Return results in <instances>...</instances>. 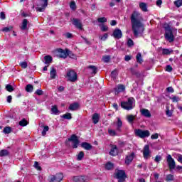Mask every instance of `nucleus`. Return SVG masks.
I'll return each instance as SVG.
<instances>
[{"label":"nucleus","mask_w":182,"mask_h":182,"mask_svg":"<svg viewBox=\"0 0 182 182\" xmlns=\"http://www.w3.org/2000/svg\"><path fill=\"white\" fill-rule=\"evenodd\" d=\"M132 26L134 36H136V38L139 36V33H142L143 31H144V27L141 23H132Z\"/></svg>","instance_id":"nucleus-1"},{"label":"nucleus","mask_w":182,"mask_h":182,"mask_svg":"<svg viewBox=\"0 0 182 182\" xmlns=\"http://www.w3.org/2000/svg\"><path fill=\"white\" fill-rule=\"evenodd\" d=\"M143 21V16L139 13V11H134L131 16L132 23H141Z\"/></svg>","instance_id":"nucleus-2"},{"label":"nucleus","mask_w":182,"mask_h":182,"mask_svg":"<svg viewBox=\"0 0 182 182\" xmlns=\"http://www.w3.org/2000/svg\"><path fill=\"white\" fill-rule=\"evenodd\" d=\"M134 102V99L129 98L127 102H121V107L125 110H132V109L134 107V105H133Z\"/></svg>","instance_id":"nucleus-3"},{"label":"nucleus","mask_w":182,"mask_h":182,"mask_svg":"<svg viewBox=\"0 0 182 182\" xmlns=\"http://www.w3.org/2000/svg\"><path fill=\"white\" fill-rule=\"evenodd\" d=\"M135 135L140 139H146V137H149L150 136V132L149 130H142V129H135L134 131Z\"/></svg>","instance_id":"nucleus-4"},{"label":"nucleus","mask_w":182,"mask_h":182,"mask_svg":"<svg viewBox=\"0 0 182 182\" xmlns=\"http://www.w3.org/2000/svg\"><path fill=\"white\" fill-rule=\"evenodd\" d=\"M115 177L118 182H124L126 181V172L123 170H117L115 174Z\"/></svg>","instance_id":"nucleus-5"},{"label":"nucleus","mask_w":182,"mask_h":182,"mask_svg":"<svg viewBox=\"0 0 182 182\" xmlns=\"http://www.w3.org/2000/svg\"><path fill=\"white\" fill-rule=\"evenodd\" d=\"M122 127H123V122H122V119H120L119 117H117V122L115 124L114 136H119V134L122 133Z\"/></svg>","instance_id":"nucleus-6"},{"label":"nucleus","mask_w":182,"mask_h":182,"mask_svg":"<svg viewBox=\"0 0 182 182\" xmlns=\"http://www.w3.org/2000/svg\"><path fill=\"white\" fill-rule=\"evenodd\" d=\"M166 161L169 167V170H174V168H176V161H174V159H173L171 155H167Z\"/></svg>","instance_id":"nucleus-7"},{"label":"nucleus","mask_w":182,"mask_h":182,"mask_svg":"<svg viewBox=\"0 0 182 182\" xmlns=\"http://www.w3.org/2000/svg\"><path fill=\"white\" fill-rule=\"evenodd\" d=\"M68 141H72L73 143V149H77V146H79V139L75 134H73L70 138L68 139Z\"/></svg>","instance_id":"nucleus-8"},{"label":"nucleus","mask_w":182,"mask_h":182,"mask_svg":"<svg viewBox=\"0 0 182 182\" xmlns=\"http://www.w3.org/2000/svg\"><path fill=\"white\" fill-rule=\"evenodd\" d=\"M67 77H68V80H70V82H76V80H77V75L73 70H70L67 73Z\"/></svg>","instance_id":"nucleus-9"},{"label":"nucleus","mask_w":182,"mask_h":182,"mask_svg":"<svg viewBox=\"0 0 182 182\" xmlns=\"http://www.w3.org/2000/svg\"><path fill=\"white\" fill-rule=\"evenodd\" d=\"M165 38L166 41H168V42L174 41V35L173 34V31H171V30L165 32Z\"/></svg>","instance_id":"nucleus-10"},{"label":"nucleus","mask_w":182,"mask_h":182,"mask_svg":"<svg viewBox=\"0 0 182 182\" xmlns=\"http://www.w3.org/2000/svg\"><path fill=\"white\" fill-rule=\"evenodd\" d=\"M69 52L68 49L63 50L62 48L58 49V56L66 59L68 58V53Z\"/></svg>","instance_id":"nucleus-11"},{"label":"nucleus","mask_w":182,"mask_h":182,"mask_svg":"<svg viewBox=\"0 0 182 182\" xmlns=\"http://www.w3.org/2000/svg\"><path fill=\"white\" fill-rule=\"evenodd\" d=\"M143 156L144 159H149L150 157V146L145 145L143 149Z\"/></svg>","instance_id":"nucleus-12"},{"label":"nucleus","mask_w":182,"mask_h":182,"mask_svg":"<svg viewBox=\"0 0 182 182\" xmlns=\"http://www.w3.org/2000/svg\"><path fill=\"white\" fill-rule=\"evenodd\" d=\"M126 90V87L124 85L120 84L117 86L114 90L115 95H119V93H122V92H124Z\"/></svg>","instance_id":"nucleus-13"},{"label":"nucleus","mask_w":182,"mask_h":182,"mask_svg":"<svg viewBox=\"0 0 182 182\" xmlns=\"http://www.w3.org/2000/svg\"><path fill=\"white\" fill-rule=\"evenodd\" d=\"M87 177L83 176H74L73 178V182H86Z\"/></svg>","instance_id":"nucleus-14"},{"label":"nucleus","mask_w":182,"mask_h":182,"mask_svg":"<svg viewBox=\"0 0 182 182\" xmlns=\"http://www.w3.org/2000/svg\"><path fill=\"white\" fill-rule=\"evenodd\" d=\"M73 24L75 26V28H77L78 29H83V27L82 26V21L77 18H73Z\"/></svg>","instance_id":"nucleus-15"},{"label":"nucleus","mask_w":182,"mask_h":182,"mask_svg":"<svg viewBox=\"0 0 182 182\" xmlns=\"http://www.w3.org/2000/svg\"><path fill=\"white\" fill-rule=\"evenodd\" d=\"M140 113L142 116L144 117L150 118L151 117V113H150V111L147 109H140Z\"/></svg>","instance_id":"nucleus-16"},{"label":"nucleus","mask_w":182,"mask_h":182,"mask_svg":"<svg viewBox=\"0 0 182 182\" xmlns=\"http://www.w3.org/2000/svg\"><path fill=\"white\" fill-rule=\"evenodd\" d=\"M133 159H134V153L132 152L125 158V164H130L133 161Z\"/></svg>","instance_id":"nucleus-17"},{"label":"nucleus","mask_w":182,"mask_h":182,"mask_svg":"<svg viewBox=\"0 0 182 182\" xmlns=\"http://www.w3.org/2000/svg\"><path fill=\"white\" fill-rule=\"evenodd\" d=\"M123 36V33H122V30L119 28H115L114 30V38L115 39H121Z\"/></svg>","instance_id":"nucleus-18"},{"label":"nucleus","mask_w":182,"mask_h":182,"mask_svg":"<svg viewBox=\"0 0 182 182\" xmlns=\"http://www.w3.org/2000/svg\"><path fill=\"white\" fill-rule=\"evenodd\" d=\"M41 7H37L36 11L38 12H43L45 9H46V6H48V2L46 1H41Z\"/></svg>","instance_id":"nucleus-19"},{"label":"nucleus","mask_w":182,"mask_h":182,"mask_svg":"<svg viewBox=\"0 0 182 182\" xmlns=\"http://www.w3.org/2000/svg\"><path fill=\"white\" fill-rule=\"evenodd\" d=\"M52 56L50 55H46L44 57V61L43 63H45V65H48V66H49V65H50V63H52Z\"/></svg>","instance_id":"nucleus-20"},{"label":"nucleus","mask_w":182,"mask_h":182,"mask_svg":"<svg viewBox=\"0 0 182 182\" xmlns=\"http://www.w3.org/2000/svg\"><path fill=\"white\" fill-rule=\"evenodd\" d=\"M100 119V115L97 113H95L92 115V122L94 124H97L99 123V120Z\"/></svg>","instance_id":"nucleus-21"},{"label":"nucleus","mask_w":182,"mask_h":182,"mask_svg":"<svg viewBox=\"0 0 182 182\" xmlns=\"http://www.w3.org/2000/svg\"><path fill=\"white\" fill-rule=\"evenodd\" d=\"M79 109V103L75 102L70 105L69 109L72 111L77 110Z\"/></svg>","instance_id":"nucleus-22"},{"label":"nucleus","mask_w":182,"mask_h":182,"mask_svg":"<svg viewBox=\"0 0 182 182\" xmlns=\"http://www.w3.org/2000/svg\"><path fill=\"white\" fill-rule=\"evenodd\" d=\"M27 28H28V20L27 19H23V22L21 23V31H26Z\"/></svg>","instance_id":"nucleus-23"},{"label":"nucleus","mask_w":182,"mask_h":182,"mask_svg":"<svg viewBox=\"0 0 182 182\" xmlns=\"http://www.w3.org/2000/svg\"><path fill=\"white\" fill-rule=\"evenodd\" d=\"M60 113V111L58 109V107L56 105L52 106L51 107V114H55L58 115Z\"/></svg>","instance_id":"nucleus-24"},{"label":"nucleus","mask_w":182,"mask_h":182,"mask_svg":"<svg viewBox=\"0 0 182 182\" xmlns=\"http://www.w3.org/2000/svg\"><path fill=\"white\" fill-rule=\"evenodd\" d=\"M81 146L85 150H92V145L87 142H84L81 144Z\"/></svg>","instance_id":"nucleus-25"},{"label":"nucleus","mask_w":182,"mask_h":182,"mask_svg":"<svg viewBox=\"0 0 182 182\" xmlns=\"http://www.w3.org/2000/svg\"><path fill=\"white\" fill-rule=\"evenodd\" d=\"M99 27L100 31H102V32H107L109 31V27L106 26V24H104V23L99 24Z\"/></svg>","instance_id":"nucleus-26"},{"label":"nucleus","mask_w":182,"mask_h":182,"mask_svg":"<svg viewBox=\"0 0 182 182\" xmlns=\"http://www.w3.org/2000/svg\"><path fill=\"white\" fill-rule=\"evenodd\" d=\"M139 8L143 12H147V4L141 2L139 4Z\"/></svg>","instance_id":"nucleus-27"},{"label":"nucleus","mask_w":182,"mask_h":182,"mask_svg":"<svg viewBox=\"0 0 182 182\" xmlns=\"http://www.w3.org/2000/svg\"><path fill=\"white\" fill-rule=\"evenodd\" d=\"M122 153H123V149H122V147H118L117 146H114V154L115 156H119V154H122Z\"/></svg>","instance_id":"nucleus-28"},{"label":"nucleus","mask_w":182,"mask_h":182,"mask_svg":"<svg viewBox=\"0 0 182 182\" xmlns=\"http://www.w3.org/2000/svg\"><path fill=\"white\" fill-rule=\"evenodd\" d=\"M6 156H9V151L6 149H2L0 151V156L5 157Z\"/></svg>","instance_id":"nucleus-29"},{"label":"nucleus","mask_w":182,"mask_h":182,"mask_svg":"<svg viewBox=\"0 0 182 182\" xmlns=\"http://www.w3.org/2000/svg\"><path fill=\"white\" fill-rule=\"evenodd\" d=\"M50 76L52 79H55L56 77V70L54 68H51L50 72Z\"/></svg>","instance_id":"nucleus-30"},{"label":"nucleus","mask_w":182,"mask_h":182,"mask_svg":"<svg viewBox=\"0 0 182 182\" xmlns=\"http://www.w3.org/2000/svg\"><path fill=\"white\" fill-rule=\"evenodd\" d=\"M88 69L91 70V73L96 75L97 73V68L95 65H90L88 66Z\"/></svg>","instance_id":"nucleus-31"},{"label":"nucleus","mask_w":182,"mask_h":182,"mask_svg":"<svg viewBox=\"0 0 182 182\" xmlns=\"http://www.w3.org/2000/svg\"><path fill=\"white\" fill-rule=\"evenodd\" d=\"M26 91H27L28 93H32L33 92V85L28 84L26 86Z\"/></svg>","instance_id":"nucleus-32"},{"label":"nucleus","mask_w":182,"mask_h":182,"mask_svg":"<svg viewBox=\"0 0 182 182\" xmlns=\"http://www.w3.org/2000/svg\"><path fill=\"white\" fill-rule=\"evenodd\" d=\"M19 126H21V127H25V126H28V121L26 119H23L18 122Z\"/></svg>","instance_id":"nucleus-33"},{"label":"nucleus","mask_w":182,"mask_h":182,"mask_svg":"<svg viewBox=\"0 0 182 182\" xmlns=\"http://www.w3.org/2000/svg\"><path fill=\"white\" fill-rule=\"evenodd\" d=\"M55 178L57 180V182H60L62 180H63V173H57L55 175Z\"/></svg>","instance_id":"nucleus-34"},{"label":"nucleus","mask_w":182,"mask_h":182,"mask_svg":"<svg viewBox=\"0 0 182 182\" xmlns=\"http://www.w3.org/2000/svg\"><path fill=\"white\" fill-rule=\"evenodd\" d=\"M114 166V165L112 162L109 161L105 164V168H106V170H112V168H113Z\"/></svg>","instance_id":"nucleus-35"},{"label":"nucleus","mask_w":182,"mask_h":182,"mask_svg":"<svg viewBox=\"0 0 182 182\" xmlns=\"http://www.w3.org/2000/svg\"><path fill=\"white\" fill-rule=\"evenodd\" d=\"M172 52H173L172 49L164 48L162 50L163 55H170L171 53H172Z\"/></svg>","instance_id":"nucleus-36"},{"label":"nucleus","mask_w":182,"mask_h":182,"mask_svg":"<svg viewBox=\"0 0 182 182\" xmlns=\"http://www.w3.org/2000/svg\"><path fill=\"white\" fill-rule=\"evenodd\" d=\"M11 132L12 128H11V127H6L3 130V133H4L5 134H9V133H11Z\"/></svg>","instance_id":"nucleus-37"},{"label":"nucleus","mask_w":182,"mask_h":182,"mask_svg":"<svg viewBox=\"0 0 182 182\" xmlns=\"http://www.w3.org/2000/svg\"><path fill=\"white\" fill-rule=\"evenodd\" d=\"M136 62H138V63H142L143 58H141V53H138L136 55Z\"/></svg>","instance_id":"nucleus-38"},{"label":"nucleus","mask_w":182,"mask_h":182,"mask_svg":"<svg viewBox=\"0 0 182 182\" xmlns=\"http://www.w3.org/2000/svg\"><path fill=\"white\" fill-rule=\"evenodd\" d=\"M97 22H99V23H106V22H107V18H106V17L98 18Z\"/></svg>","instance_id":"nucleus-39"},{"label":"nucleus","mask_w":182,"mask_h":182,"mask_svg":"<svg viewBox=\"0 0 182 182\" xmlns=\"http://www.w3.org/2000/svg\"><path fill=\"white\" fill-rule=\"evenodd\" d=\"M63 119H66L67 120H70L72 119V114L67 112L66 114L62 116Z\"/></svg>","instance_id":"nucleus-40"},{"label":"nucleus","mask_w":182,"mask_h":182,"mask_svg":"<svg viewBox=\"0 0 182 182\" xmlns=\"http://www.w3.org/2000/svg\"><path fill=\"white\" fill-rule=\"evenodd\" d=\"M83 157H85V153L83 151H80L77 156V160L80 161L83 159Z\"/></svg>","instance_id":"nucleus-41"},{"label":"nucleus","mask_w":182,"mask_h":182,"mask_svg":"<svg viewBox=\"0 0 182 182\" xmlns=\"http://www.w3.org/2000/svg\"><path fill=\"white\" fill-rule=\"evenodd\" d=\"M127 122H129V123H133L134 120V116L133 115H127Z\"/></svg>","instance_id":"nucleus-42"},{"label":"nucleus","mask_w":182,"mask_h":182,"mask_svg":"<svg viewBox=\"0 0 182 182\" xmlns=\"http://www.w3.org/2000/svg\"><path fill=\"white\" fill-rule=\"evenodd\" d=\"M127 45L128 48H132V46H134V42H133V40L129 38L127 42Z\"/></svg>","instance_id":"nucleus-43"},{"label":"nucleus","mask_w":182,"mask_h":182,"mask_svg":"<svg viewBox=\"0 0 182 182\" xmlns=\"http://www.w3.org/2000/svg\"><path fill=\"white\" fill-rule=\"evenodd\" d=\"M174 5H175V6H176V8H180V6H182V0L175 1Z\"/></svg>","instance_id":"nucleus-44"},{"label":"nucleus","mask_w":182,"mask_h":182,"mask_svg":"<svg viewBox=\"0 0 182 182\" xmlns=\"http://www.w3.org/2000/svg\"><path fill=\"white\" fill-rule=\"evenodd\" d=\"M102 60L105 62V63H108V62L110 60V55L102 56Z\"/></svg>","instance_id":"nucleus-45"},{"label":"nucleus","mask_w":182,"mask_h":182,"mask_svg":"<svg viewBox=\"0 0 182 182\" xmlns=\"http://www.w3.org/2000/svg\"><path fill=\"white\" fill-rule=\"evenodd\" d=\"M171 100L173 103H177V102H180V97L178 96H173L171 97Z\"/></svg>","instance_id":"nucleus-46"},{"label":"nucleus","mask_w":182,"mask_h":182,"mask_svg":"<svg viewBox=\"0 0 182 182\" xmlns=\"http://www.w3.org/2000/svg\"><path fill=\"white\" fill-rule=\"evenodd\" d=\"M70 8L73 11H76V3L75 1H71L70 4Z\"/></svg>","instance_id":"nucleus-47"},{"label":"nucleus","mask_w":182,"mask_h":182,"mask_svg":"<svg viewBox=\"0 0 182 182\" xmlns=\"http://www.w3.org/2000/svg\"><path fill=\"white\" fill-rule=\"evenodd\" d=\"M20 66L23 68V69H26L28 68V63H26V61H23L20 63Z\"/></svg>","instance_id":"nucleus-48"},{"label":"nucleus","mask_w":182,"mask_h":182,"mask_svg":"<svg viewBox=\"0 0 182 182\" xmlns=\"http://www.w3.org/2000/svg\"><path fill=\"white\" fill-rule=\"evenodd\" d=\"M6 89L7 92H14V87L9 84L6 85Z\"/></svg>","instance_id":"nucleus-49"},{"label":"nucleus","mask_w":182,"mask_h":182,"mask_svg":"<svg viewBox=\"0 0 182 182\" xmlns=\"http://www.w3.org/2000/svg\"><path fill=\"white\" fill-rule=\"evenodd\" d=\"M68 56H69V58H70L71 59H76V55L69 50L68 52Z\"/></svg>","instance_id":"nucleus-50"},{"label":"nucleus","mask_w":182,"mask_h":182,"mask_svg":"<svg viewBox=\"0 0 182 182\" xmlns=\"http://www.w3.org/2000/svg\"><path fill=\"white\" fill-rule=\"evenodd\" d=\"M174 180V176L172 174H168L166 176V181H173Z\"/></svg>","instance_id":"nucleus-51"},{"label":"nucleus","mask_w":182,"mask_h":182,"mask_svg":"<svg viewBox=\"0 0 182 182\" xmlns=\"http://www.w3.org/2000/svg\"><path fill=\"white\" fill-rule=\"evenodd\" d=\"M46 132H49V127L46 126L42 131V136H46Z\"/></svg>","instance_id":"nucleus-52"},{"label":"nucleus","mask_w":182,"mask_h":182,"mask_svg":"<svg viewBox=\"0 0 182 182\" xmlns=\"http://www.w3.org/2000/svg\"><path fill=\"white\" fill-rule=\"evenodd\" d=\"M13 29V27L11 26H10L9 27H4L2 31L3 32H9L10 31H11Z\"/></svg>","instance_id":"nucleus-53"},{"label":"nucleus","mask_w":182,"mask_h":182,"mask_svg":"<svg viewBox=\"0 0 182 182\" xmlns=\"http://www.w3.org/2000/svg\"><path fill=\"white\" fill-rule=\"evenodd\" d=\"M109 37V35L107 33H105L103 36H100L99 37V38L101 40V41H106V39H107V38Z\"/></svg>","instance_id":"nucleus-54"},{"label":"nucleus","mask_w":182,"mask_h":182,"mask_svg":"<svg viewBox=\"0 0 182 182\" xmlns=\"http://www.w3.org/2000/svg\"><path fill=\"white\" fill-rule=\"evenodd\" d=\"M63 36L67 38V39H70L73 38V35H72V33H66L63 34Z\"/></svg>","instance_id":"nucleus-55"},{"label":"nucleus","mask_w":182,"mask_h":182,"mask_svg":"<svg viewBox=\"0 0 182 182\" xmlns=\"http://www.w3.org/2000/svg\"><path fill=\"white\" fill-rule=\"evenodd\" d=\"M50 182H58L57 179H56V176H50Z\"/></svg>","instance_id":"nucleus-56"},{"label":"nucleus","mask_w":182,"mask_h":182,"mask_svg":"<svg viewBox=\"0 0 182 182\" xmlns=\"http://www.w3.org/2000/svg\"><path fill=\"white\" fill-rule=\"evenodd\" d=\"M164 28L166 32H167L168 31H171V29H170V26L168 24H167V23L164 24Z\"/></svg>","instance_id":"nucleus-57"},{"label":"nucleus","mask_w":182,"mask_h":182,"mask_svg":"<svg viewBox=\"0 0 182 182\" xmlns=\"http://www.w3.org/2000/svg\"><path fill=\"white\" fill-rule=\"evenodd\" d=\"M0 19L2 21H4V19H6V16H5V13L4 11H1L0 13Z\"/></svg>","instance_id":"nucleus-58"},{"label":"nucleus","mask_w":182,"mask_h":182,"mask_svg":"<svg viewBox=\"0 0 182 182\" xmlns=\"http://www.w3.org/2000/svg\"><path fill=\"white\" fill-rule=\"evenodd\" d=\"M34 167L35 168H36V170H41L42 168H41V166H39V164L38 163V161H35L34 163Z\"/></svg>","instance_id":"nucleus-59"},{"label":"nucleus","mask_w":182,"mask_h":182,"mask_svg":"<svg viewBox=\"0 0 182 182\" xmlns=\"http://www.w3.org/2000/svg\"><path fill=\"white\" fill-rule=\"evenodd\" d=\"M36 95H38V96H42V95H43V91H42V90H37L36 91Z\"/></svg>","instance_id":"nucleus-60"},{"label":"nucleus","mask_w":182,"mask_h":182,"mask_svg":"<svg viewBox=\"0 0 182 182\" xmlns=\"http://www.w3.org/2000/svg\"><path fill=\"white\" fill-rule=\"evenodd\" d=\"M162 4H163L162 0H157L156 1V6H159V8H161Z\"/></svg>","instance_id":"nucleus-61"},{"label":"nucleus","mask_w":182,"mask_h":182,"mask_svg":"<svg viewBox=\"0 0 182 182\" xmlns=\"http://www.w3.org/2000/svg\"><path fill=\"white\" fill-rule=\"evenodd\" d=\"M155 161L156 163H160V161H161V156H156L155 157Z\"/></svg>","instance_id":"nucleus-62"},{"label":"nucleus","mask_w":182,"mask_h":182,"mask_svg":"<svg viewBox=\"0 0 182 182\" xmlns=\"http://www.w3.org/2000/svg\"><path fill=\"white\" fill-rule=\"evenodd\" d=\"M151 139H152V140L159 139V134H152L151 136Z\"/></svg>","instance_id":"nucleus-63"},{"label":"nucleus","mask_w":182,"mask_h":182,"mask_svg":"<svg viewBox=\"0 0 182 182\" xmlns=\"http://www.w3.org/2000/svg\"><path fill=\"white\" fill-rule=\"evenodd\" d=\"M166 72H171V70H173V67H171V65H167L166 68Z\"/></svg>","instance_id":"nucleus-64"}]
</instances>
